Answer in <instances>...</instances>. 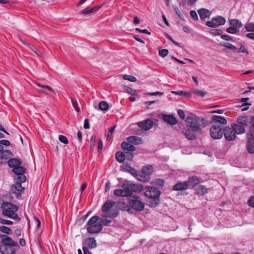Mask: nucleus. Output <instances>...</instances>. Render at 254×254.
Here are the masks:
<instances>
[{
  "instance_id": "51",
  "label": "nucleus",
  "mask_w": 254,
  "mask_h": 254,
  "mask_svg": "<svg viewBox=\"0 0 254 254\" xmlns=\"http://www.w3.org/2000/svg\"><path fill=\"white\" fill-rule=\"evenodd\" d=\"M199 183V179L196 177H191V187H193V186H195V185L198 184Z\"/></svg>"
},
{
  "instance_id": "60",
  "label": "nucleus",
  "mask_w": 254,
  "mask_h": 254,
  "mask_svg": "<svg viewBox=\"0 0 254 254\" xmlns=\"http://www.w3.org/2000/svg\"><path fill=\"white\" fill-rule=\"evenodd\" d=\"M0 223L2 224L9 225H12L13 224V222L11 221L7 220L6 219H0Z\"/></svg>"
},
{
  "instance_id": "4",
  "label": "nucleus",
  "mask_w": 254,
  "mask_h": 254,
  "mask_svg": "<svg viewBox=\"0 0 254 254\" xmlns=\"http://www.w3.org/2000/svg\"><path fill=\"white\" fill-rule=\"evenodd\" d=\"M131 173L135 172V176L137 179L141 182H147L150 179V175L153 172V168L151 166L148 165L142 168L140 172H136L134 169H131Z\"/></svg>"
},
{
  "instance_id": "3",
  "label": "nucleus",
  "mask_w": 254,
  "mask_h": 254,
  "mask_svg": "<svg viewBox=\"0 0 254 254\" xmlns=\"http://www.w3.org/2000/svg\"><path fill=\"white\" fill-rule=\"evenodd\" d=\"M144 193L146 197L152 200L150 204V206L155 207L159 203L161 192L157 188L152 187H145Z\"/></svg>"
},
{
  "instance_id": "52",
  "label": "nucleus",
  "mask_w": 254,
  "mask_h": 254,
  "mask_svg": "<svg viewBox=\"0 0 254 254\" xmlns=\"http://www.w3.org/2000/svg\"><path fill=\"white\" fill-rule=\"evenodd\" d=\"M100 224H102V225H104L105 226H109L112 222V221L109 219H102L100 220Z\"/></svg>"
},
{
  "instance_id": "9",
  "label": "nucleus",
  "mask_w": 254,
  "mask_h": 254,
  "mask_svg": "<svg viewBox=\"0 0 254 254\" xmlns=\"http://www.w3.org/2000/svg\"><path fill=\"white\" fill-rule=\"evenodd\" d=\"M210 133L213 138L218 139L223 136V131H222L220 126L213 125L210 127Z\"/></svg>"
},
{
  "instance_id": "33",
  "label": "nucleus",
  "mask_w": 254,
  "mask_h": 254,
  "mask_svg": "<svg viewBox=\"0 0 254 254\" xmlns=\"http://www.w3.org/2000/svg\"><path fill=\"white\" fill-rule=\"evenodd\" d=\"M99 108L101 111H106L108 110L109 105L106 101H101L99 104Z\"/></svg>"
},
{
  "instance_id": "22",
  "label": "nucleus",
  "mask_w": 254,
  "mask_h": 254,
  "mask_svg": "<svg viewBox=\"0 0 254 254\" xmlns=\"http://www.w3.org/2000/svg\"><path fill=\"white\" fill-rule=\"evenodd\" d=\"M247 149L249 153H254V139L249 138L247 142Z\"/></svg>"
},
{
  "instance_id": "29",
  "label": "nucleus",
  "mask_w": 254,
  "mask_h": 254,
  "mask_svg": "<svg viewBox=\"0 0 254 254\" xmlns=\"http://www.w3.org/2000/svg\"><path fill=\"white\" fill-rule=\"evenodd\" d=\"M116 206L118 208L129 211L130 210V205H128L127 203L123 202H119L117 203Z\"/></svg>"
},
{
  "instance_id": "35",
  "label": "nucleus",
  "mask_w": 254,
  "mask_h": 254,
  "mask_svg": "<svg viewBox=\"0 0 254 254\" xmlns=\"http://www.w3.org/2000/svg\"><path fill=\"white\" fill-rule=\"evenodd\" d=\"M100 220V217L98 216H94L92 217L88 221V226L96 225L98 220Z\"/></svg>"
},
{
  "instance_id": "1",
  "label": "nucleus",
  "mask_w": 254,
  "mask_h": 254,
  "mask_svg": "<svg viewBox=\"0 0 254 254\" xmlns=\"http://www.w3.org/2000/svg\"><path fill=\"white\" fill-rule=\"evenodd\" d=\"M208 124L207 121L202 117L197 116L191 114V140L195 139L202 132V129Z\"/></svg>"
},
{
  "instance_id": "64",
  "label": "nucleus",
  "mask_w": 254,
  "mask_h": 254,
  "mask_svg": "<svg viewBox=\"0 0 254 254\" xmlns=\"http://www.w3.org/2000/svg\"><path fill=\"white\" fill-rule=\"evenodd\" d=\"M250 138L254 139V127H252L250 129Z\"/></svg>"
},
{
  "instance_id": "43",
  "label": "nucleus",
  "mask_w": 254,
  "mask_h": 254,
  "mask_svg": "<svg viewBox=\"0 0 254 254\" xmlns=\"http://www.w3.org/2000/svg\"><path fill=\"white\" fill-rule=\"evenodd\" d=\"M172 93L184 97L188 96L189 94L188 92L182 91H172Z\"/></svg>"
},
{
  "instance_id": "34",
  "label": "nucleus",
  "mask_w": 254,
  "mask_h": 254,
  "mask_svg": "<svg viewBox=\"0 0 254 254\" xmlns=\"http://www.w3.org/2000/svg\"><path fill=\"white\" fill-rule=\"evenodd\" d=\"M11 156V152L8 150H4L3 152H2L0 153V158L1 159H7V158L10 157Z\"/></svg>"
},
{
  "instance_id": "40",
  "label": "nucleus",
  "mask_w": 254,
  "mask_h": 254,
  "mask_svg": "<svg viewBox=\"0 0 254 254\" xmlns=\"http://www.w3.org/2000/svg\"><path fill=\"white\" fill-rule=\"evenodd\" d=\"M123 78L125 80H127L131 82H136L137 81V79L135 77L130 75H124Z\"/></svg>"
},
{
  "instance_id": "59",
  "label": "nucleus",
  "mask_w": 254,
  "mask_h": 254,
  "mask_svg": "<svg viewBox=\"0 0 254 254\" xmlns=\"http://www.w3.org/2000/svg\"><path fill=\"white\" fill-rule=\"evenodd\" d=\"M248 203L250 206L254 207V195L250 197Z\"/></svg>"
},
{
  "instance_id": "41",
  "label": "nucleus",
  "mask_w": 254,
  "mask_h": 254,
  "mask_svg": "<svg viewBox=\"0 0 254 254\" xmlns=\"http://www.w3.org/2000/svg\"><path fill=\"white\" fill-rule=\"evenodd\" d=\"M116 126H114L111 127H110L108 131L107 134V140L108 141H109L110 140L111 137L112 136V134L114 131Z\"/></svg>"
},
{
  "instance_id": "42",
  "label": "nucleus",
  "mask_w": 254,
  "mask_h": 254,
  "mask_svg": "<svg viewBox=\"0 0 254 254\" xmlns=\"http://www.w3.org/2000/svg\"><path fill=\"white\" fill-rule=\"evenodd\" d=\"M29 49L34 52L38 57H42V54L40 51H39L37 49H36L33 46H29Z\"/></svg>"
},
{
  "instance_id": "20",
  "label": "nucleus",
  "mask_w": 254,
  "mask_h": 254,
  "mask_svg": "<svg viewBox=\"0 0 254 254\" xmlns=\"http://www.w3.org/2000/svg\"><path fill=\"white\" fill-rule=\"evenodd\" d=\"M193 188H194L196 193L198 195H204L207 191L206 188L203 185L193 186Z\"/></svg>"
},
{
  "instance_id": "55",
  "label": "nucleus",
  "mask_w": 254,
  "mask_h": 254,
  "mask_svg": "<svg viewBox=\"0 0 254 254\" xmlns=\"http://www.w3.org/2000/svg\"><path fill=\"white\" fill-rule=\"evenodd\" d=\"M36 84L40 87L48 89V90L55 93V91H54V90L51 87L48 85H43L38 83H36Z\"/></svg>"
},
{
  "instance_id": "63",
  "label": "nucleus",
  "mask_w": 254,
  "mask_h": 254,
  "mask_svg": "<svg viewBox=\"0 0 254 254\" xmlns=\"http://www.w3.org/2000/svg\"><path fill=\"white\" fill-rule=\"evenodd\" d=\"M178 114L181 119H184L185 118V113L184 111L182 110H179L178 111Z\"/></svg>"
},
{
  "instance_id": "37",
  "label": "nucleus",
  "mask_w": 254,
  "mask_h": 254,
  "mask_svg": "<svg viewBox=\"0 0 254 254\" xmlns=\"http://www.w3.org/2000/svg\"><path fill=\"white\" fill-rule=\"evenodd\" d=\"M190 126H189L187 125V128H184L183 131L184 134L189 140H190Z\"/></svg>"
},
{
  "instance_id": "16",
  "label": "nucleus",
  "mask_w": 254,
  "mask_h": 254,
  "mask_svg": "<svg viewBox=\"0 0 254 254\" xmlns=\"http://www.w3.org/2000/svg\"><path fill=\"white\" fill-rule=\"evenodd\" d=\"M11 246H0V252L2 254H14L15 249Z\"/></svg>"
},
{
  "instance_id": "27",
  "label": "nucleus",
  "mask_w": 254,
  "mask_h": 254,
  "mask_svg": "<svg viewBox=\"0 0 254 254\" xmlns=\"http://www.w3.org/2000/svg\"><path fill=\"white\" fill-rule=\"evenodd\" d=\"M7 163L10 167L14 169L18 166L20 165L21 162L18 159L12 158L8 160Z\"/></svg>"
},
{
  "instance_id": "44",
  "label": "nucleus",
  "mask_w": 254,
  "mask_h": 254,
  "mask_svg": "<svg viewBox=\"0 0 254 254\" xmlns=\"http://www.w3.org/2000/svg\"><path fill=\"white\" fill-rule=\"evenodd\" d=\"M124 88L125 90L127 91V92L128 93L131 95H135L136 93L135 90H134V89L129 87L126 86H125Z\"/></svg>"
},
{
  "instance_id": "11",
  "label": "nucleus",
  "mask_w": 254,
  "mask_h": 254,
  "mask_svg": "<svg viewBox=\"0 0 254 254\" xmlns=\"http://www.w3.org/2000/svg\"><path fill=\"white\" fill-rule=\"evenodd\" d=\"M24 190V188L22 187L20 183H16L11 187V190L12 193H14L17 198H19L21 195V192Z\"/></svg>"
},
{
  "instance_id": "5",
  "label": "nucleus",
  "mask_w": 254,
  "mask_h": 254,
  "mask_svg": "<svg viewBox=\"0 0 254 254\" xmlns=\"http://www.w3.org/2000/svg\"><path fill=\"white\" fill-rule=\"evenodd\" d=\"M132 184L125 183L122 186V189H117L114 191V195L116 196L126 197L130 196L133 190Z\"/></svg>"
},
{
  "instance_id": "17",
  "label": "nucleus",
  "mask_w": 254,
  "mask_h": 254,
  "mask_svg": "<svg viewBox=\"0 0 254 254\" xmlns=\"http://www.w3.org/2000/svg\"><path fill=\"white\" fill-rule=\"evenodd\" d=\"M162 117V119L165 122H167V123L170 125H174L176 124L177 123V120L172 115H167L163 114Z\"/></svg>"
},
{
  "instance_id": "39",
  "label": "nucleus",
  "mask_w": 254,
  "mask_h": 254,
  "mask_svg": "<svg viewBox=\"0 0 254 254\" xmlns=\"http://www.w3.org/2000/svg\"><path fill=\"white\" fill-rule=\"evenodd\" d=\"M152 184L159 186H163L164 185V181L161 179H157L152 182Z\"/></svg>"
},
{
  "instance_id": "54",
  "label": "nucleus",
  "mask_w": 254,
  "mask_h": 254,
  "mask_svg": "<svg viewBox=\"0 0 254 254\" xmlns=\"http://www.w3.org/2000/svg\"><path fill=\"white\" fill-rule=\"evenodd\" d=\"M70 99H71L72 104L73 106L74 107L75 110H76V111L77 112H79L80 111V109L78 106L77 101L76 100H74L72 98H70Z\"/></svg>"
},
{
  "instance_id": "25",
  "label": "nucleus",
  "mask_w": 254,
  "mask_h": 254,
  "mask_svg": "<svg viewBox=\"0 0 254 254\" xmlns=\"http://www.w3.org/2000/svg\"><path fill=\"white\" fill-rule=\"evenodd\" d=\"M230 26L235 28H237L239 31V29L242 26V22L237 19H231L229 21Z\"/></svg>"
},
{
  "instance_id": "62",
  "label": "nucleus",
  "mask_w": 254,
  "mask_h": 254,
  "mask_svg": "<svg viewBox=\"0 0 254 254\" xmlns=\"http://www.w3.org/2000/svg\"><path fill=\"white\" fill-rule=\"evenodd\" d=\"M221 38L224 40L228 41H234L233 39L229 36L227 35H222Z\"/></svg>"
},
{
  "instance_id": "14",
  "label": "nucleus",
  "mask_w": 254,
  "mask_h": 254,
  "mask_svg": "<svg viewBox=\"0 0 254 254\" xmlns=\"http://www.w3.org/2000/svg\"><path fill=\"white\" fill-rule=\"evenodd\" d=\"M1 238L2 243V245L1 246H15L17 245L16 243H15L11 238L6 235H2V237Z\"/></svg>"
},
{
  "instance_id": "53",
  "label": "nucleus",
  "mask_w": 254,
  "mask_h": 254,
  "mask_svg": "<svg viewBox=\"0 0 254 254\" xmlns=\"http://www.w3.org/2000/svg\"><path fill=\"white\" fill-rule=\"evenodd\" d=\"M96 145V137L92 135L91 137L90 147L91 149L93 148Z\"/></svg>"
},
{
  "instance_id": "8",
  "label": "nucleus",
  "mask_w": 254,
  "mask_h": 254,
  "mask_svg": "<svg viewBox=\"0 0 254 254\" xmlns=\"http://www.w3.org/2000/svg\"><path fill=\"white\" fill-rule=\"evenodd\" d=\"M130 208L137 211H141L144 208V204L139 197H134L133 199L129 201Z\"/></svg>"
},
{
  "instance_id": "36",
  "label": "nucleus",
  "mask_w": 254,
  "mask_h": 254,
  "mask_svg": "<svg viewBox=\"0 0 254 254\" xmlns=\"http://www.w3.org/2000/svg\"><path fill=\"white\" fill-rule=\"evenodd\" d=\"M245 28L247 31L254 32V23L248 22L245 25Z\"/></svg>"
},
{
  "instance_id": "49",
  "label": "nucleus",
  "mask_w": 254,
  "mask_h": 254,
  "mask_svg": "<svg viewBox=\"0 0 254 254\" xmlns=\"http://www.w3.org/2000/svg\"><path fill=\"white\" fill-rule=\"evenodd\" d=\"M59 139L61 142L65 144H67L68 142V139L66 138V137L63 135H60L59 136Z\"/></svg>"
},
{
  "instance_id": "30",
  "label": "nucleus",
  "mask_w": 254,
  "mask_h": 254,
  "mask_svg": "<svg viewBox=\"0 0 254 254\" xmlns=\"http://www.w3.org/2000/svg\"><path fill=\"white\" fill-rule=\"evenodd\" d=\"M191 93H193L194 94L200 97H204L205 95L207 94V92L202 90H200L194 88H191Z\"/></svg>"
},
{
  "instance_id": "6",
  "label": "nucleus",
  "mask_w": 254,
  "mask_h": 254,
  "mask_svg": "<svg viewBox=\"0 0 254 254\" xmlns=\"http://www.w3.org/2000/svg\"><path fill=\"white\" fill-rule=\"evenodd\" d=\"M226 22L224 17L221 16H217L211 19L210 21H208L205 24L210 27H216L221 25H223Z\"/></svg>"
},
{
  "instance_id": "28",
  "label": "nucleus",
  "mask_w": 254,
  "mask_h": 254,
  "mask_svg": "<svg viewBox=\"0 0 254 254\" xmlns=\"http://www.w3.org/2000/svg\"><path fill=\"white\" fill-rule=\"evenodd\" d=\"M211 118L214 122L219 123L222 125H226L227 123L226 119L221 116H212Z\"/></svg>"
},
{
  "instance_id": "13",
  "label": "nucleus",
  "mask_w": 254,
  "mask_h": 254,
  "mask_svg": "<svg viewBox=\"0 0 254 254\" xmlns=\"http://www.w3.org/2000/svg\"><path fill=\"white\" fill-rule=\"evenodd\" d=\"M103 229L102 224L99 223L94 225L88 226L87 231L90 234L98 233Z\"/></svg>"
},
{
  "instance_id": "56",
  "label": "nucleus",
  "mask_w": 254,
  "mask_h": 254,
  "mask_svg": "<svg viewBox=\"0 0 254 254\" xmlns=\"http://www.w3.org/2000/svg\"><path fill=\"white\" fill-rule=\"evenodd\" d=\"M91 13H92V10H91V8L90 7H87L80 12L81 14H88Z\"/></svg>"
},
{
  "instance_id": "19",
  "label": "nucleus",
  "mask_w": 254,
  "mask_h": 254,
  "mask_svg": "<svg viewBox=\"0 0 254 254\" xmlns=\"http://www.w3.org/2000/svg\"><path fill=\"white\" fill-rule=\"evenodd\" d=\"M201 19H204L209 17L211 12L208 9L205 8H200L197 11Z\"/></svg>"
},
{
  "instance_id": "57",
  "label": "nucleus",
  "mask_w": 254,
  "mask_h": 254,
  "mask_svg": "<svg viewBox=\"0 0 254 254\" xmlns=\"http://www.w3.org/2000/svg\"><path fill=\"white\" fill-rule=\"evenodd\" d=\"M237 52L238 53H244L249 54L248 51L245 48L244 45L241 44V47L238 50Z\"/></svg>"
},
{
  "instance_id": "46",
  "label": "nucleus",
  "mask_w": 254,
  "mask_h": 254,
  "mask_svg": "<svg viewBox=\"0 0 254 254\" xmlns=\"http://www.w3.org/2000/svg\"><path fill=\"white\" fill-rule=\"evenodd\" d=\"M226 31L228 33H229L230 34H236L238 32H239L238 29L235 28L233 27L232 26H230V27H228L226 29Z\"/></svg>"
},
{
  "instance_id": "45",
  "label": "nucleus",
  "mask_w": 254,
  "mask_h": 254,
  "mask_svg": "<svg viewBox=\"0 0 254 254\" xmlns=\"http://www.w3.org/2000/svg\"><path fill=\"white\" fill-rule=\"evenodd\" d=\"M0 231L3 233L9 234L11 230L8 227L2 226L0 227Z\"/></svg>"
},
{
  "instance_id": "21",
  "label": "nucleus",
  "mask_w": 254,
  "mask_h": 254,
  "mask_svg": "<svg viewBox=\"0 0 254 254\" xmlns=\"http://www.w3.org/2000/svg\"><path fill=\"white\" fill-rule=\"evenodd\" d=\"M237 124H238L239 125L242 126L245 128L248 126V117L246 116H244L238 117L237 119Z\"/></svg>"
},
{
  "instance_id": "26",
  "label": "nucleus",
  "mask_w": 254,
  "mask_h": 254,
  "mask_svg": "<svg viewBox=\"0 0 254 254\" xmlns=\"http://www.w3.org/2000/svg\"><path fill=\"white\" fill-rule=\"evenodd\" d=\"M121 147L123 149L129 151H134L135 150V147L130 144L129 142H127L126 141H124L121 144Z\"/></svg>"
},
{
  "instance_id": "23",
  "label": "nucleus",
  "mask_w": 254,
  "mask_h": 254,
  "mask_svg": "<svg viewBox=\"0 0 254 254\" xmlns=\"http://www.w3.org/2000/svg\"><path fill=\"white\" fill-rule=\"evenodd\" d=\"M127 141L131 143L134 144H140L142 143V139L141 137L135 136H130L127 138Z\"/></svg>"
},
{
  "instance_id": "15",
  "label": "nucleus",
  "mask_w": 254,
  "mask_h": 254,
  "mask_svg": "<svg viewBox=\"0 0 254 254\" xmlns=\"http://www.w3.org/2000/svg\"><path fill=\"white\" fill-rule=\"evenodd\" d=\"M190 178H189L187 182H179L174 185L173 190H186L188 187V182H190Z\"/></svg>"
},
{
  "instance_id": "47",
  "label": "nucleus",
  "mask_w": 254,
  "mask_h": 254,
  "mask_svg": "<svg viewBox=\"0 0 254 254\" xmlns=\"http://www.w3.org/2000/svg\"><path fill=\"white\" fill-rule=\"evenodd\" d=\"M17 180L19 181L18 183H24L26 181V178L24 174L17 175Z\"/></svg>"
},
{
  "instance_id": "2",
  "label": "nucleus",
  "mask_w": 254,
  "mask_h": 254,
  "mask_svg": "<svg viewBox=\"0 0 254 254\" xmlns=\"http://www.w3.org/2000/svg\"><path fill=\"white\" fill-rule=\"evenodd\" d=\"M2 214L8 217L14 219L17 221L20 220L16 212L17 211V206L9 202H3L1 205Z\"/></svg>"
},
{
  "instance_id": "10",
  "label": "nucleus",
  "mask_w": 254,
  "mask_h": 254,
  "mask_svg": "<svg viewBox=\"0 0 254 254\" xmlns=\"http://www.w3.org/2000/svg\"><path fill=\"white\" fill-rule=\"evenodd\" d=\"M97 247L96 240L94 238H88L83 242V247H86L87 249H93Z\"/></svg>"
},
{
  "instance_id": "58",
  "label": "nucleus",
  "mask_w": 254,
  "mask_h": 254,
  "mask_svg": "<svg viewBox=\"0 0 254 254\" xmlns=\"http://www.w3.org/2000/svg\"><path fill=\"white\" fill-rule=\"evenodd\" d=\"M211 33L213 35H222L223 31L221 29L212 30Z\"/></svg>"
},
{
  "instance_id": "24",
  "label": "nucleus",
  "mask_w": 254,
  "mask_h": 254,
  "mask_svg": "<svg viewBox=\"0 0 254 254\" xmlns=\"http://www.w3.org/2000/svg\"><path fill=\"white\" fill-rule=\"evenodd\" d=\"M115 202L111 200H107L102 206V210L103 212H107L115 205Z\"/></svg>"
},
{
  "instance_id": "50",
  "label": "nucleus",
  "mask_w": 254,
  "mask_h": 254,
  "mask_svg": "<svg viewBox=\"0 0 254 254\" xmlns=\"http://www.w3.org/2000/svg\"><path fill=\"white\" fill-rule=\"evenodd\" d=\"M221 45L225 47H227L231 50H235L236 48L233 45L229 43H221Z\"/></svg>"
},
{
  "instance_id": "7",
  "label": "nucleus",
  "mask_w": 254,
  "mask_h": 254,
  "mask_svg": "<svg viewBox=\"0 0 254 254\" xmlns=\"http://www.w3.org/2000/svg\"><path fill=\"white\" fill-rule=\"evenodd\" d=\"M223 134L225 139L229 141L234 140L237 137V133L231 126L224 128Z\"/></svg>"
},
{
  "instance_id": "18",
  "label": "nucleus",
  "mask_w": 254,
  "mask_h": 254,
  "mask_svg": "<svg viewBox=\"0 0 254 254\" xmlns=\"http://www.w3.org/2000/svg\"><path fill=\"white\" fill-rule=\"evenodd\" d=\"M237 134H242L246 132V128L237 123L231 124Z\"/></svg>"
},
{
  "instance_id": "61",
  "label": "nucleus",
  "mask_w": 254,
  "mask_h": 254,
  "mask_svg": "<svg viewBox=\"0 0 254 254\" xmlns=\"http://www.w3.org/2000/svg\"><path fill=\"white\" fill-rule=\"evenodd\" d=\"M135 30L136 31H138V32H141V33H145V34H147L148 35H150L151 33L149 31H148V30L147 29H140L138 28H135Z\"/></svg>"
},
{
  "instance_id": "48",
  "label": "nucleus",
  "mask_w": 254,
  "mask_h": 254,
  "mask_svg": "<svg viewBox=\"0 0 254 254\" xmlns=\"http://www.w3.org/2000/svg\"><path fill=\"white\" fill-rule=\"evenodd\" d=\"M168 50L167 49H162L159 50V55L160 56L164 58L168 54Z\"/></svg>"
},
{
  "instance_id": "12",
  "label": "nucleus",
  "mask_w": 254,
  "mask_h": 254,
  "mask_svg": "<svg viewBox=\"0 0 254 254\" xmlns=\"http://www.w3.org/2000/svg\"><path fill=\"white\" fill-rule=\"evenodd\" d=\"M153 123L151 119H147L138 123V126L142 129L147 130L153 127Z\"/></svg>"
},
{
  "instance_id": "31",
  "label": "nucleus",
  "mask_w": 254,
  "mask_h": 254,
  "mask_svg": "<svg viewBox=\"0 0 254 254\" xmlns=\"http://www.w3.org/2000/svg\"><path fill=\"white\" fill-rule=\"evenodd\" d=\"M116 158L118 162L122 163L126 159V155L121 151H118L116 154Z\"/></svg>"
},
{
  "instance_id": "32",
  "label": "nucleus",
  "mask_w": 254,
  "mask_h": 254,
  "mask_svg": "<svg viewBox=\"0 0 254 254\" xmlns=\"http://www.w3.org/2000/svg\"><path fill=\"white\" fill-rule=\"evenodd\" d=\"M13 172L17 175L24 174L25 172V168L20 165L13 169Z\"/></svg>"
},
{
  "instance_id": "38",
  "label": "nucleus",
  "mask_w": 254,
  "mask_h": 254,
  "mask_svg": "<svg viewBox=\"0 0 254 254\" xmlns=\"http://www.w3.org/2000/svg\"><path fill=\"white\" fill-rule=\"evenodd\" d=\"M118 215V211L117 210H115L114 211H111L110 213H108L107 214H105V215L103 216V217L107 218V217H110V218H114L116 216H117Z\"/></svg>"
}]
</instances>
